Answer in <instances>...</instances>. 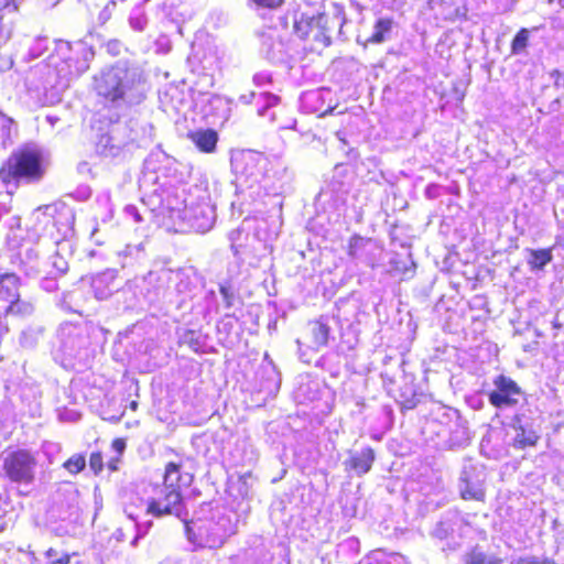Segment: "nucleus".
<instances>
[{"mask_svg":"<svg viewBox=\"0 0 564 564\" xmlns=\"http://www.w3.org/2000/svg\"><path fill=\"white\" fill-rule=\"evenodd\" d=\"M45 173L42 154L39 150L29 147L13 151L0 165V182L3 185L20 182L35 183L42 180Z\"/></svg>","mask_w":564,"mask_h":564,"instance_id":"nucleus-1","label":"nucleus"},{"mask_svg":"<svg viewBox=\"0 0 564 564\" xmlns=\"http://www.w3.org/2000/svg\"><path fill=\"white\" fill-rule=\"evenodd\" d=\"M344 22L343 15L329 18L324 12L301 13L294 20L293 32L301 40L312 41L322 47H327L332 44L334 31L340 30Z\"/></svg>","mask_w":564,"mask_h":564,"instance_id":"nucleus-2","label":"nucleus"},{"mask_svg":"<svg viewBox=\"0 0 564 564\" xmlns=\"http://www.w3.org/2000/svg\"><path fill=\"white\" fill-rule=\"evenodd\" d=\"M36 456L28 448H8L1 455L2 476L12 484H33L36 478Z\"/></svg>","mask_w":564,"mask_h":564,"instance_id":"nucleus-3","label":"nucleus"},{"mask_svg":"<svg viewBox=\"0 0 564 564\" xmlns=\"http://www.w3.org/2000/svg\"><path fill=\"white\" fill-rule=\"evenodd\" d=\"M166 454L172 457L164 464L162 485L182 491L183 488L189 487L194 481V470L189 466L193 459L174 448H167Z\"/></svg>","mask_w":564,"mask_h":564,"instance_id":"nucleus-4","label":"nucleus"},{"mask_svg":"<svg viewBox=\"0 0 564 564\" xmlns=\"http://www.w3.org/2000/svg\"><path fill=\"white\" fill-rule=\"evenodd\" d=\"M492 383L495 388L488 393V401L496 409L513 408L524 394L517 381L506 375L496 376Z\"/></svg>","mask_w":564,"mask_h":564,"instance_id":"nucleus-5","label":"nucleus"},{"mask_svg":"<svg viewBox=\"0 0 564 564\" xmlns=\"http://www.w3.org/2000/svg\"><path fill=\"white\" fill-rule=\"evenodd\" d=\"M147 513L155 518L181 517L185 513L182 491L172 487H163L162 495L159 498H152L148 501Z\"/></svg>","mask_w":564,"mask_h":564,"instance_id":"nucleus-6","label":"nucleus"},{"mask_svg":"<svg viewBox=\"0 0 564 564\" xmlns=\"http://www.w3.org/2000/svg\"><path fill=\"white\" fill-rule=\"evenodd\" d=\"M261 161L254 152L242 151L231 158V171L236 177L247 182L262 174Z\"/></svg>","mask_w":564,"mask_h":564,"instance_id":"nucleus-7","label":"nucleus"},{"mask_svg":"<svg viewBox=\"0 0 564 564\" xmlns=\"http://www.w3.org/2000/svg\"><path fill=\"white\" fill-rule=\"evenodd\" d=\"M98 95L106 101L116 104L126 97L123 79L118 73L107 72L100 75L97 83Z\"/></svg>","mask_w":564,"mask_h":564,"instance_id":"nucleus-8","label":"nucleus"},{"mask_svg":"<svg viewBox=\"0 0 564 564\" xmlns=\"http://www.w3.org/2000/svg\"><path fill=\"white\" fill-rule=\"evenodd\" d=\"M375 459V451L371 447H366L359 453L350 454L348 459L345 462V467L347 470H351L358 476H362L372 468Z\"/></svg>","mask_w":564,"mask_h":564,"instance_id":"nucleus-9","label":"nucleus"},{"mask_svg":"<svg viewBox=\"0 0 564 564\" xmlns=\"http://www.w3.org/2000/svg\"><path fill=\"white\" fill-rule=\"evenodd\" d=\"M187 138L203 153H214L219 140L218 133L214 129H198L189 131Z\"/></svg>","mask_w":564,"mask_h":564,"instance_id":"nucleus-10","label":"nucleus"},{"mask_svg":"<svg viewBox=\"0 0 564 564\" xmlns=\"http://www.w3.org/2000/svg\"><path fill=\"white\" fill-rule=\"evenodd\" d=\"M513 427L517 431V435L512 440V447L517 449H525L528 447H535L540 441V435L531 429H525L520 422V415L512 417Z\"/></svg>","mask_w":564,"mask_h":564,"instance_id":"nucleus-11","label":"nucleus"},{"mask_svg":"<svg viewBox=\"0 0 564 564\" xmlns=\"http://www.w3.org/2000/svg\"><path fill=\"white\" fill-rule=\"evenodd\" d=\"M90 285L95 296L99 300H105L115 291V274L110 272L97 273L91 278Z\"/></svg>","mask_w":564,"mask_h":564,"instance_id":"nucleus-12","label":"nucleus"},{"mask_svg":"<svg viewBox=\"0 0 564 564\" xmlns=\"http://www.w3.org/2000/svg\"><path fill=\"white\" fill-rule=\"evenodd\" d=\"M393 25L394 20L390 17H383L376 20L373 24V32L366 40L364 46H367L368 44H381L386 42L392 32Z\"/></svg>","mask_w":564,"mask_h":564,"instance_id":"nucleus-13","label":"nucleus"},{"mask_svg":"<svg viewBox=\"0 0 564 564\" xmlns=\"http://www.w3.org/2000/svg\"><path fill=\"white\" fill-rule=\"evenodd\" d=\"M312 338L316 346L324 347L328 344L330 327L323 317L313 321L312 323Z\"/></svg>","mask_w":564,"mask_h":564,"instance_id":"nucleus-14","label":"nucleus"},{"mask_svg":"<svg viewBox=\"0 0 564 564\" xmlns=\"http://www.w3.org/2000/svg\"><path fill=\"white\" fill-rule=\"evenodd\" d=\"M499 557H488L478 547H473L464 556V564H502Z\"/></svg>","mask_w":564,"mask_h":564,"instance_id":"nucleus-15","label":"nucleus"},{"mask_svg":"<svg viewBox=\"0 0 564 564\" xmlns=\"http://www.w3.org/2000/svg\"><path fill=\"white\" fill-rule=\"evenodd\" d=\"M552 261L550 249L532 250L530 253L529 264L532 269H542Z\"/></svg>","mask_w":564,"mask_h":564,"instance_id":"nucleus-16","label":"nucleus"},{"mask_svg":"<svg viewBox=\"0 0 564 564\" xmlns=\"http://www.w3.org/2000/svg\"><path fill=\"white\" fill-rule=\"evenodd\" d=\"M31 308L32 307L29 303L22 302L20 300V294H19L17 301H13L12 303L8 304L1 311L3 312L4 316H10V315L24 316L31 312Z\"/></svg>","mask_w":564,"mask_h":564,"instance_id":"nucleus-17","label":"nucleus"},{"mask_svg":"<svg viewBox=\"0 0 564 564\" xmlns=\"http://www.w3.org/2000/svg\"><path fill=\"white\" fill-rule=\"evenodd\" d=\"M63 467L72 475L82 473L86 467V457L83 454H74L63 463Z\"/></svg>","mask_w":564,"mask_h":564,"instance_id":"nucleus-18","label":"nucleus"},{"mask_svg":"<svg viewBox=\"0 0 564 564\" xmlns=\"http://www.w3.org/2000/svg\"><path fill=\"white\" fill-rule=\"evenodd\" d=\"M529 42V31L525 28L520 29L511 41V53L519 54L525 50Z\"/></svg>","mask_w":564,"mask_h":564,"instance_id":"nucleus-19","label":"nucleus"},{"mask_svg":"<svg viewBox=\"0 0 564 564\" xmlns=\"http://www.w3.org/2000/svg\"><path fill=\"white\" fill-rule=\"evenodd\" d=\"M459 496L465 501L474 500L485 502L486 490L482 488H475L470 485H467L464 489L460 490Z\"/></svg>","mask_w":564,"mask_h":564,"instance_id":"nucleus-20","label":"nucleus"},{"mask_svg":"<svg viewBox=\"0 0 564 564\" xmlns=\"http://www.w3.org/2000/svg\"><path fill=\"white\" fill-rule=\"evenodd\" d=\"M420 403V398L415 391H412L410 395H402L399 401L401 411H409L415 409Z\"/></svg>","mask_w":564,"mask_h":564,"instance_id":"nucleus-21","label":"nucleus"},{"mask_svg":"<svg viewBox=\"0 0 564 564\" xmlns=\"http://www.w3.org/2000/svg\"><path fill=\"white\" fill-rule=\"evenodd\" d=\"M89 467L95 475H99L104 469V456L101 452H93L89 456Z\"/></svg>","mask_w":564,"mask_h":564,"instance_id":"nucleus-22","label":"nucleus"},{"mask_svg":"<svg viewBox=\"0 0 564 564\" xmlns=\"http://www.w3.org/2000/svg\"><path fill=\"white\" fill-rule=\"evenodd\" d=\"M256 6L265 9H276L281 7L284 0H251Z\"/></svg>","mask_w":564,"mask_h":564,"instance_id":"nucleus-23","label":"nucleus"},{"mask_svg":"<svg viewBox=\"0 0 564 564\" xmlns=\"http://www.w3.org/2000/svg\"><path fill=\"white\" fill-rule=\"evenodd\" d=\"M19 0H0V11L2 10H18Z\"/></svg>","mask_w":564,"mask_h":564,"instance_id":"nucleus-24","label":"nucleus"},{"mask_svg":"<svg viewBox=\"0 0 564 564\" xmlns=\"http://www.w3.org/2000/svg\"><path fill=\"white\" fill-rule=\"evenodd\" d=\"M111 446L118 453V456H121L126 448V441L123 438H115L111 442Z\"/></svg>","mask_w":564,"mask_h":564,"instance_id":"nucleus-25","label":"nucleus"},{"mask_svg":"<svg viewBox=\"0 0 564 564\" xmlns=\"http://www.w3.org/2000/svg\"><path fill=\"white\" fill-rule=\"evenodd\" d=\"M70 555L68 553L62 554L58 558L50 561L47 564H69Z\"/></svg>","mask_w":564,"mask_h":564,"instance_id":"nucleus-26","label":"nucleus"},{"mask_svg":"<svg viewBox=\"0 0 564 564\" xmlns=\"http://www.w3.org/2000/svg\"><path fill=\"white\" fill-rule=\"evenodd\" d=\"M120 462V456L112 458L108 462V468L111 471L118 470V463Z\"/></svg>","mask_w":564,"mask_h":564,"instance_id":"nucleus-27","label":"nucleus"},{"mask_svg":"<svg viewBox=\"0 0 564 564\" xmlns=\"http://www.w3.org/2000/svg\"><path fill=\"white\" fill-rule=\"evenodd\" d=\"M129 406H130V409H131L132 411H137V409H138V402H137V401H131Z\"/></svg>","mask_w":564,"mask_h":564,"instance_id":"nucleus-28","label":"nucleus"},{"mask_svg":"<svg viewBox=\"0 0 564 564\" xmlns=\"http://www.w3.org/2000/svg\"><path fill=\"white\" fill-rule=\"evenodd\" d=\"M54 554H56V552H55V550H53V549H48V550L45 552V555H46L47 557H50V556H52V555H54Z\"/></svg>","mask_w":564,"mask_h":564,"instance_id":"nucleus-29","label":"nucleus"},{"mask_svg":"<svg viewBox=\"0 0 564 564\" xmlns=\"http://www.w3.org/2000/svg\"><path fill=\"white\" fill-rule=\"evenodd\" d=\"M554 0H549V3H552ZM557 2V4L561 7V8H564V0H555Z\"/></svg>","mask_w":564,"mask_h":564,"instance_id":"nucleus-30","label":"nucleus"},{"mask_svg":"<svg viewBox=\"0 0 564 564\" xmlns=\"http://www.w3.org/2000/svg\"><path fill=\"white\" fill-rule=\"evenodd\" d=\"M529 564H540L538 560H530L528 561Z\"/></svg>","mask_w":564,"mask_h":564,"instance_id":"nucleus-31","label":"nucleus"}]
</instances>
